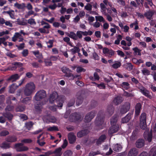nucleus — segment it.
<instances>
[{
	"label": "nucleus",
	"instance_id": "f257e3e1",
	"mask_svg": "<svg viewBox=\"0 0 156 156\" xmlns=\"http://www.w3.org/2000/svg\"><path fill=\"white\" fill-rule=\"evenodd\" d=\"M36 88L33 82L27 83L25 86L24 90V94L27 96H29L34 92Z\"/></svg>",
	"mask_w": 156,
	"mask_h": 156
},
{
	"label": "nucleus",
	"instance_id": "f03ea898",
	"mask_svg": "<svg viewBox=\"0 0 156 156\" xmlns=\"http://www.w3.org/2000/svg\"><path fill=\"white\" fill-rule=\"evenodd\" d=\"M104 116L102 111H100L98 113L97 116L95 121L96 126H101L104 122Z\"/></svg>",
	"mask_w": 156,
	"mask_h": 156
},
{
	"label": "nucleus",
	"instance_id": "7ed1b4c3",
	"mask_svg": "<svg viewBox=\"0 0 156 156\" xmlns=\"http://www.w3.org/2000/svg\"><path fill=\"white\" fill-rule=\"evenodd\" d=\"M46 97V92L44 90L38 91L35 94L34 98L36 101H39Z\"/></svg>",
	"mask_w": 156,
	"mask_h": 156
},
{
	"label": "nucleus",
	"instance_id": "20e7f679",
	"mask_svg": "<svg viewBox=\"0 0 156 156\" xmlns=\"http://www.w3.org/2000/svg\"><path fill=\"white\" fill-rule=\"evenodd\" d=\"M140 127L143 129H145L147 126L146 114L145 113H142L140 116Z\"/></svg>",
	"mask_w": 156,
	"mask_h": 156
},
{
	"label": "nucleus",
	"instance_id": "39448f33",
	"mask_svg": "<svg viewBox=\"0 0 156 156\" xmlns=\"http://www.w3.org/2000/svg\"><path fill=\"white\" fill-rule=\"evenodd\" d=\"M81 115L79 113L74 112L71 114L69 117V120L71 122H76L81 120Z\"/></svg>",
	"mask_w": 156,
	"mask_h": 156
},
{
	"label": "nucleus",
	"instance_id": "423d86ee",
	"mask_svg": "<svg viewBox=\"0 0 156 156\" xmlns=\"http://www.w3.org/2000/svg\"><path fill=\"white\" fill-rule=\"evenodd\" d=\"M41 25H46V26H44L43 28H40L38 29L39 31L42 33L48 34L49 33L48 30H47L46 29H48L50 28V25L44 21H42L41 22Z\"/></svg>",
	"mask_w": 156,
	"mask_h": 156
},
{
	"label": "nucleus",
	"instance_id": "0eeeda50",
	"mask_svg": "<svg viewBox=\"0 0 156 156\" xmlns=\"http://www.w3.org/2000/svg\"><path fill=\"white\" fill-rule=\"evenodd\" d=\"M14 148L17 152H22L28 150V148L23 146L22 143H18L15 144Z\"/></svg>",
	"mask_w": 156,
	"mask_h": 156
},
{
	"label": "nucleus",
	"instance_id": "6e6552de",
	"mask_svg": "<svg viewBox=\"0 0 156 156\" xmlns=\"http://www.w3.org/2000/svg\"><path fill=\"white\" fill-rule=\"evenodd\" d=\"M43 119L44 122L47 123H49L50 122L54 123L56 121L55 118L49 114L44 115L43 117Z\"/></svg>",
	"mask_w": 156,
	"mask_h": 156
},
{
	"label": "nucleus",
	"instance_id": "1a4fd4ad",
	"mask_svg": "<svg viewBox=\"0 0 156 156\" xmlns=\"http://www.w3.org/2000/svg\"><path fill=\"white\" fill-rule=\"evenodd\" d=\"M97 112L95 111H92L88 113L85 116L84 120L86 122H90L95 116Z\"/></svg>",
	"mask_w": 156,
	"mask_h": 156
},
{
	"label": "nucleus",
	"instance_id": "9d476101",
	"mask_svg": "<svg viewBox=\"0 0 156 156\" xmlns=\"http://www.w3.org/2000/svg\"><path fill=\"white\" fill-rule=\"evenodd\" d=\"M12 108H5V111L6 112H3L2 114L3 116L5 118H7L9 121H11L13 118V115L10 112H7L8 111L11 110Z\"/></svg>",
	"mask_w": 156,
	"mask_h": 156
},
{
	"label": "nucleus",
	"instance_id": "9b49d317",
	"mask_svg": "<svg viewBox=\"0 0 156 156\" xmlns=\"http://www.w3.org/2000/svg\"><path fill=\"white\" fill-rule=\"evenodd\" d=\"M24 79H23L20 81V83L18 85L16 84V83H13L12 84L9 88V92L10 93H14L16 89L19 86H20L24 82Z\"/></svg>",
	"mask_w": 156,
	"mask_h": 156
},
{
	"label": "nucleus",
	"instance_id": "f8f14e48",
	"mask_svg": "<svg viewBox=\"0 0 156 156\" xmlns=\"http://www.w3.org/2000/svg\"><path fill=\"white\" fill-rule=\"evenodd\" d=\"M23 34V35H25L27 34L24 32V30H21L20 31V32H16L15 33L13 36L12 38V40L14 42L16 41L18 39H19L22 36L21 34Z\"/></svg>",
	"mask_w": 156,
	"mask_h": 156
},
{
	"label": "nucleus",
	"instance_id": "ddd939ff",
	"mask_svg": "<svg viewBox=\"0 0 156 156\" xmlns=\"http://www.w3.org/2000/svg\"><path fill=\"white\" fill-rule=\"evenodd\" d=\"M58 98V93L55 91L53 92L50 95L49 101L50 103L53 104L56 101Z\"/></svg>",
	"mask_w": 156,
	"mask_h": 156
},
{
	"label": "nucleus",
	"instance_id": "4468645a",
	"mask_svg": "<svg viewBox=\"0 0 156 156\" xmlns=\"http://www.w3.org/2000/svg\"><path fill=\"white\" fill-rule=\"evenodd\" d=\"M119 126L118 125H112L108 130V133L110 135H112L113 134L117 132L119 130Z\"/></svg>",
	"mask_w": 156,
	"mask_h": 156
},
{
	"label": "nucleus",
	"instance_id": "2eb2a0df",
	"mask_svg": "<svg viewBox=\"0 0 156 156\" xmlns=\"http://www.w3.org/2000/svg\"><path fill=\"white\" fill-rule=\"evenodd\" d=\"M103 52L104 54L109 58L111 57L114 54V52L113 50L111 49L109 50L107 48H103Z\"/></svg>",
	"mask_w": 156,
	"mask_h": 156
},
{
	"label": "nucleus",
	"instance_id": "dca6fc26",
	"mask_svg": "<svg viewBox=\"0 0 156 156\" xmlns=\"http://www.w3.org/2000/svg\"><path fill=\"white\" fill-rule=\"evenodd\" d=\"M87 129H84L80 131L77 133V136L78 138H81L86 136L89 133Z\"/></svg>",
	"mask_w": 156,
	"mask_h": 156
},
{
	"label": "nucleus",
	"instance_id": "f3484780",
	"mask_svg": "<svg viewBox=\"0 0 156 156\" xmlns=\"http://www.w3.org/2000/svg\"><path fill=\"white\" fill-rule=\"evenodd\" d=\"M5 140L8 142L13 143L16 141L17 138L15 135H9L5 138Z\"/></svg>",
	"mask_w": 156,
	"mask_h": 156
},
{
	"label": "nucleus",
	"instance_id": "a211bd4d",
	"mask_svg": "<svg viewBox=\"0 0 156 156\" xmlns=\"http://www.w3.org/2000/svg\"><path fill=\"white\" fill-rule=\"evenodd\" d=\"M68 138L69 143L70 144L74 143L76 140V136L73 132L69 133L68 134Z\"/></svg>",
	"mask_w": 156,
	"mask_h": 156
},
{
	"label": "nucleus",
	"instance_id": "6ab92c4d",
	"mask_svg": "<svg viewBox=\"0 0 156 156\" xmlns=\"http://www.w3.org/2000/svg\"><path fill=\"white\" fill-rule=\"evenodd\" d=\"M106 138V136L104 134L101 135L98 139H97L96 141V145L99 146L104 142Z\"/></svg>",
	"mask_w": 156,
	"mask_h": 156
},
{
	"label": "nucleus",
	"instance_id": "aec40b11",
	"mask_svg": "<svg viewBox=\"0 0 156 156\" xmlns=\"http://www.w3.org/2000/svg\"><path fill=\"white\" fill-rule=\"evenodd\" d=\"M155 11L154 10H149V11L145 12L144 14V16L148 19H152V16L155 13Z\"/></svg>",
	"mask_w": 156,
	"mask_h": 156
},
{
	"label": "nucleus",
	"instance_id": "412c9836",
	"mask_svg": "<svg viewBox=\"0 0 156 156\" xmlns=\"http://www.w3.org/2000/svg\"><path fill=\"white\" fill-rule=\"evenodd\" d=\"M138 154V150L135 148H133L130 150L128 152V156H136Z\"/></svg>",
	"mask_w": 156,
	"mask_h": 156
},
{
	"label": "nucleus",
	"instance_id": "4be33fe9",
	"mask_svg": "<svg viewBox=\"0 0 156 156\" xmlns=\"http://www.w3.org/2000/svg\"><path fill=\"white\" fill-rule=\"evenodd\" d=\"M122 147L120 144H113L112 146L113 150L116 152H119L121 151Z\"/></svg>",
	"mask_w": 156,
	"mask_h": 156
},
{
	"label": "nucleus",
	"instance_id": "5701e85b",
	"mask_svg": "<svg viewBox=\"0 0 156 156\" xmlns=\"http://www.w3.org/2000/svg\"><path fill=\"white\" fill-rule=\"evenodd\" d=\"M144 140H138L136 142V146L138 148H141L144 146Z\"/></svg>",
	"mask_w": 156,
	"mask_h": 156
},
{
	"label": "nucleus",
	"instance_id": "b1692460",
	"mask_svg": "<svg viewBox=\"0 0 156 156\" xmlns=\"http://www.w3.org/2000/svg\"><path fill=\"white\" fill-rule=\"evenodd\" d=\"M20 76L17 74H16L12 75L8 79V80H11L12 82L16 81L18 80Z\"/></svg>",
	"mask_w": 156,
	"mask_h": 156
},
{
	"label": "nucleus",
	"instance_id": "393cba45",
	"mask_svg": "<svg viewBox=\"0 0 156 156\" xmlns=\"http://www.w3.org/2000/svg\"><path fill=\"white\" fill-rule=\"evenodd\" d=\"M123 101L122 97L118 96L115 98L114 100L113 103L115 105H117L120 104Z\"/></svg>",
	"mask_w": 156,
	"mask_h": 156
},
{
	"label": "nucleus",
	"instance_id": "a878e982",
	"mask_svg": "<svg viewBox=\"0 0 156 156\" xmlns=\"http://www.w3.org/2000/svg\"><path fill=\"white\" fill-rule=\"evenodd\" d=\"M118 115H115L111 119V125H115L117 121Z\"/></svg>",
	"mask_w": 156,
	"mask_h": 156
},
{
	"label": "nucleus",
	"instance_id": "bb28decb",
	"mask_svg": "<svg viewBox=\"0 0 156 156\" xmlns=\"http://www.w3.org/2000/svg\"><path fill=\"white\" fill-rule=\"evenodd\" d=\"M131 114L129 113L125 117L122 118L121 120L122 122L126 123L128 122L131 118Z\"/></svg>",
	"mask_w": 156,
	"mask_h": 156
},
{
	"label": "nucleus",
	"instance_id": "cd10ccee",
	"mask_svg": "<svg viewBox=\"0 0 156 156\" xmlns=\"http://www.w3.org/2000/svg\"><path fill=\"white\" fill-rule=\"evenodd\" d=\"M83 97L82 95H77V99L76 101L77 105L79 106L83 102Z\"/></svg>",
	"mask_w": 156,
	"mask_h": 156
},
{
	"label": "nucleus",
	"instance_id": "c85d7f7f",
	"mask_svg": "<svg viewBox=\"0 0 156 156\" xmlns=\"http://www.w3.org/2000/svg\"><path fill=\"white\" fill-rule=\"evenodd\" d=\"M14 6L19 9H23L25 7V4L24 3L21 4H19L16 2L14 5Z\"/></svg>",
	"mask_w": 156,
	"mask_h": 156
},
{
	"label": "nucleus",
	"instance_id": "c756f323",
	"mask_svg": "<svg viewBox=\"0 0 156 156\" xmlns=\"http://www.w3.org/2000/svg\"><path fill=\"white\" fill-rule=\"evenodd\" d=\"M121 65V63L120 62L115 61L114 63L111 65V66L114 69H116L119 67Z\"/></svg>",
	"mask_w": 156,
	"mask_h": 156
},
{
	"label": "nucleus",
	"instance_id": "7c9ffc66",
	"mask_svg": "<svg viewBox=\"0 0 156 156\" xmlns=\"http://www.w3.org/2000/svg\"><path fill=\"white\" fill-rule=\"evenodd\" d=\"M141 93L146 97L149 98L150 99L151 98L152 96L150 94L149 92L146 89Z\"/></svg>",
	"mask_w": 156,
	"mask_h": 156
},
{
	"label": "nucleus",
	"instance_id": "2f4dec72",
	"mask_svg": "<svg viewBox=\"0 0 156 156\" xmlns=\"http://www.w3.org/2000/svg\"><path fill=\"white\" fill-rule=\"evenodd\" d=\"M26 128L28 130H30L34 125V123L31 121L26 122L25 124Z\"/></svg>",
	"mask_w": 156,
	"mask_h": 156
},
{
	"label": "nucleus",
	"instance_id": "473e14b6",
	"mask_svg": "<svg viewBox=\"0 0 156 156\" xmlns=\"http://www.w3.org/2000/svg\"><path fill=\"white\" fill-rule=\"evenodd\" d=\"M67 35L71 38L74 40H77V37L76 34L73 32H70Z\"/></svg>",
	"mask_w": 156,
	"mask_h": 156
},
{
	"label": "nucleus",
	"instance_id": "72a5a7b5",
	"mask_svg": "<svg viewBox=\"0 0 156 156\" xmlns=\"http://www.w3.org/2000/svg\"><path fill=\"white\" fill-rule=\"evenodd\" d=\"M71 72L72 71L70 69L69 71H68V72L65 74V76L69 78L70 80H73V75Z\"/></svg>",
	"mask_w": 156,
	"mask_h": 156
},
{
	"label": "nucleus",
	"instance_id": "f704fd0d",
	"mask_svg": "<svg viewBox=\"0 0 156 156\" xmlns=\"http://www.w3.org/2000/svg\"><path fill=\"white\" fill-rule=\"evenodd\" d=\"M121 86L122 88L125 90H127L129 88V84L127 82H123L120 85Z\"/></svg>",
	"mask_w": 156,
	"mask_h": 156
},
{
	"label": "nucleus",
	"instance_id": "c9c22d12",
	"mask_svg": "<svg viewBox=\"0 0 156 156\" xmlns=\"http://www.w3.org/2000/svg\"><path fill=\"white\" fill-rule=\"evenodd\" d=\"M17 22L18 24L21 25H26L27 24V20H23L21 21L18 19H17Z\"/></svg>",
	"mask_w": 156,
	"mask_h": 156
},
{
	"label": "nucleus",
	"instance_id": "e433bc0d",
	"mask_svg": "<svg viewBox=\"0 0 156 156\" xmlns=\"http://www.w3.org/2000/svg\"><path fill=\"white\" fill-rule=\"evenodd\" d=\"M149 156H156V149L152 148L149 153Z\"/></svg>",
	"mask_w": 156,
	"mask_h": 156
},
{
	"label": "nucleus",
	"instance_id": "4c0bfd02",
	"mask_svg": "<svg viewBox=\"0 0 156 156\" xmlns=\"http://www.w3.org/2000/svg\"><path fill=\"white\" fill-rule=\"evenodd\" d=\"M1 147L3 148L7 149L10 148V144L6 142H4L2 143Z\"/></svg>",
	"mask_w": 156,
	"mask_h": 156
},
{
	"label": "nucleus",
	"instance_id": "58836bf2",
	"mask_svg": "<svg viewBox=\"0 0 156 156\" xmlns=\"http://www.w3.org/2000/svg\"><path fill=\"white\" fill-rule=\"evenodd\" d=\"M62 148L61 147H59L58 148H56L54 151L53 153L55 154H56L60 155V156L62 155V152H61Z\"/></svg>",
	"mask_w": 156,
	"mask_h": 156
},
{
	"label": "nucleus",
	"instance_id": "ea45409f",
	"mask_svg": "<svg viewBox=\"0 0 156 156\" xmlns=\"http://www.w3.org/2000/svg\"><path fill=\"white\" fill-rule=\"evenodd\" d=\"M142 73L144 75H149L150 74V71L146 68H144L141 70Z\"/></svg>",
	"mask_w": 156,
	"mask_h": 156
},
{
	"label": "nucleus",
	"instance_id": "a19ab883",
	"mask_svg": "<svg viewBox=\"0 0 156 156\" xmlns=\"http://www.w3.org/2000/svg\"><path fill=\"white\" fill-rule=\"evenodd\" d=\"M70 51L71 52L72 54L73 55H74L76 53L79 52L80 51V49L79 48L74 47L73 48L71 49Z\"/></svg>",
	"mask_w": 156,
	"mask_h": 156
},
{
	"label": "nucleus",
	"instance_id": "79ce46f5",
	"mask_svg": "<svg viewBox=\"0 0 156 156\" xmlns=\"http://www.w3.org/2000/svg\"><path fill=\"white\" fill-rule=\"evenodd\" d=\"M95 17L96 21H98L99 22H102L103 23L105 22V20L102 16H96Z\"/></svg>",
	"mask_w": 156,
	"mask_h": 156
},
{
	"label": "nucleus",
	"instance_id": "37998d69",
	"mask_svg": "<svg viewBox=\"0 0 156 156\" xmlns=\"http://www.w3.org/2000/svg\"><path fill=\"white\" fill-rule=\"evenodd\" d=\"M123 95L124 96L128 97H133L134 96V94L133 93H128V92L126 91H124V93L123 94Z\"/></svg>",
	"mask_w": 156,
	"mask_h": 156
},
{
	"label": "nucleus",
	"instance_id": "c03bdc74",
	"mask_svg": "<svg viewBox=\"0 0 156 156\" xmlns=\"http://www.w3.org/2000/svg\"><path fill=\"white\" fill-rule=\"evenodd\" d=\"M73 153L70 150H68L66 151L63 153L64 156H72Z\"/></svg>",
	"mask_w": 156,
	"mask_h": 156
},
{
	"label": "nucleus",
	"instance_id": "a18cd8bd",
	"mask_svg": "<svg viewBox=\"0 0 156 156\" xmlns=\"http://www.w3.org/2000/svg\"><path fill=\"white\" fill-rule=\"evenodd\" d=\"M27 23L30 25H35L36 24V22L35 21V20L33 18L28 19L27 20Z\"/></svg>",
	"mask_w": 156,
	"mask_h": 156
},
{
	"label": "nucleus",
	"instance_id": "49530a36",
	"mask_svg": "<svg viewBox=\"0 0 156 156\" xmlns=\"http://www.w3.org/2000/svg\"><path fill=\"white\" fill-rule=\"evenodd\" d=\"M133 50L134 51V53L135 54L137 55H140L141 54V50H140L137 47H135L133 48Z\"/></svg>",
	"mask_w": 156,
	"mask_h": 156
},
{
	"label": "nucleus",
	"instance_id": "de8ad7c7",
	"mask_svg": "<svg viewBox=\"0 0 156 156\" xmlns=\"http://www.w3.org/2000/svg\"><path fill=\"white\" fill-rule=\"evenodd\" d=\"M48 130L50 131H58V129L57 127L54 126L48 128Z\"/></svg>",
	"mask_w": 156,
	"mask_h": 156
},
{
	"label": "nucleus",
	"instance_id": "09e8293b",
	"mask_svg": "<svg viewBox=\"0 0 156 156\" xmlns=\"http://www.w3.org/2000/svg\"><path fill=\"white\" fill-rule=\"evenodd\" d=\"M53 40H50L48 42H46V44H48V48H51L53 46Z\"/></svg>",
	"mask_w": 156,
	"mask_h": 156
},
{
	"label": "nucleus",
	"instance_id": "8fccbe9b",
	"mask_svg": "<svg viewBox=\"0 0 156 156\" xmlns=\"http://www.w3.org/2000/svg\"><path fill=\"white\" fill-rule=\"evenodd\" d=\"M76 36L77 37V40L78 38L81 39L82 37L83 32L81 31H78L76 32Z\"/></svg>",
	"mask_w": 156,
	"mask_h": 156
},
{
	"label": "nucleus",
	"instance_id": "3c124183",
	"mask_svg": "<svg viewBox=\"0 0 156 156\" xmlns=\"http://www.w3.org/2000/svg\"><path fill=\"white\" fill-rule=\"evenodd\" d=\"M46 66H50L52 65V63L51 61H49L48 59H44V60Z\"/></svg>",
	"mask_w": 156,
	"mask_h": 156
},
{
	"label": "nucleus",
	"instance_id": "603ef678",
	"mask_svg": "<svg viewBox=\"0 0 156 156\" xmlns=\"http://www.w3.org/2000/svg\"><path fill=\"white\" fill-rule=\"evenodd\" d=\"M92 5L90 3H87L85 6V9L88 11H91L92 10Z\"/></svg>",
	"mask_w": 156,
	"mask_h": 156
},
{
	"label": "nucleus",
	"instance_id": "864d4df0",
	"mask_svg": "<svg viewBox=\"0 0 156 156\" xmlns=\"http://www.w3.org/2000/svg\"><path fill=\"white\" fill-rule=\"evenodd\" d=\"M31 99V97H27L23 99L22 101L24 104H27L29 103Z\"/></svg>",
	"mask_w": 156,
	"mask_h": 156
},
{
	"label": "nucleus",
	"instance_id": "5fc2aeb1",
	"mask_svg": "<svg viewBox=\"0 0 156 156\" xmlns=\"http://www.w3.org/2000/svg\"><path fill=\"white\" fill-rule=\"evenodd\" d=\"M75 102V99L73 98L71 99L69 102L68 104V106L69 107L73 106Z\"/></svg>",
	"mask_w": 156,
	"mask_h": 156
},
{
	"label": "nucleus",
	"instance_id": "6e6d98bb",
	"mask_svg": "<svg viewBox=\"0 0 156 156\" xmlns=\"http://www.w3.org/2000/svg\"><path fill=\"white\" fill-rule=\"evenodd\" d=\"M130 108H121L120 109V113L122 114H124L127 112Z\"/></svg>",
	"mask_w": 156,
	"mask_h": 156
},
{
	"label": "nucleus",
	"instance_id": "4d7b16f0",
	"mask_svg": "<svg viewBox=\"0 0 156 156\" xmlns=\"http://www.w3.org/2000/svg\"><path fill=\"white\" fill-rule=\"evenodd\" d=\"M9 134V132L7 130H3L1 132L0 135L1 136H5Z\"/></svg>",
	"mask_w": 156,
	"mask_h": 156
},
{
	"label": "nucleus",
	"instance_id": "13d9d810",
	"mask_svg": "<svg viewBox=\"0 0 156 156\" xmlns=\"http://www.w3.org/2000/svg\"><path fill=\"white\" fill-rule=\"evenodd\" d=\"M152 138V134L151 132L148 133L147 140L149 142H151Z\"/></svg>",
	"mask_w": 156,
	"mask_h": 156
},
{
	"label": "nucleus",
	"instance_id": "bf43d9fd",
	"mask_svg": "<svg viewBox=\"0 0 156 156\" xmlns=\"http://www.w3.org/2000/svg\"><path fill=\"white\" fill-rule=\"evenodd\" d=\"M22 54L23 57H26L28 55V51L27 49H25L22 52Z\"/></svg>",
	"mask_w": 156,
	"mask_h": 156
},
{
	"label": "nucleus",
	"instance_id": "052dcab7",
	"mask_svg": "<svg viewBox=\"0 0 156 156\" xmlns=\"http://www.w3.org/2000/svg\"><path fill=\"white\" fill-rule=\"evenodd\" d=\"M68 141L67 140L65 139L64 141L63 144L61 146V148L63 149L65 148L68 145Z\"/></svg>",
	"mask_w": 156,
	"mask_h": 156
},
{
	"label": "nucleus",
	"instance_id": "680f3d73",
	"mask_svg": "<svg viewBox=\"0 0 156 156\" xmlns=\"http://www.w3.org/2000/svg\"><path fill=\"white\" fill-rule=\"evenodd\" d=\"M137 88L139 89L140 91L141 92L142 91H143L146 88L143 87L141 85L140 83H139L138 86L137 87Z\"/></svg>",
	"mask_w": 156,
	"mask_h": 156
},
{
	"label": "nucleus",
	"instance_id": "e2e57ef3",
	"mask_svg": "<svg viewBox=\"0 0 156 156\" xmlns=\"http://www.w3.org/2000/svg\"><path fill=\"white\" fill-rule=\"evenodd\" d=\"M57 7V5L55 4H54L53 5H50L48 6V8L52 10H55Z\"/></svg>",
	"mask_w": 156,
	"mask_h": 156
},
{
	"label": "nucleus",
	"instance_id": "0e129e2a",
	"mask_svg": "<svg viewBox=\"0 0 156 156\" xmlns=\"http://www.w3.org/2000/svg\"><path fill=\"white\" fill-rule=\"evenodd\" d=\"M70 69L66 67H63L61 68V70L64 73L66 74L68 71H69Z\"/></svg>",
	"mask_w": 156,
	"mask_h": 156
},
{
	"label": "nucleus",
	"instance_id": "69168bd1",
	"mask_svg": "<svg viewBox=\"0 0 156 156\" xmlns=\"http://www.w3.org/2000/svg\"><path fill=\"white\" fill-rule=\"evenodd\" d=\"M101 24L99 22L96 21L93 24V26L94 27L97 28L99 27Z\"/></svg>",
	"mask_w": 156,
	"mask_h": 156
},
{
	"label": "nucleus",
	"instance_id": "338daca9",
	"mask_svg": "<svg viewBox=\"0 0 156 156\" xmlns=\"http://www.w3.org/2000/svg\"><path fill=\"white\" fill-rule=\"evenodd\" d=\"M85 70L82 67H78L76 69V72L78 73H80L82 72H85Z\"/></svg>",
	"mask_w": 156,
	"mask_h": 156
},
{
	"label": "nucleus",
	"instance_id": "774afa93",
	"mask_svg": "<svg viewBox=\"0 0 156 156\" xmlns=\"http://www.w3.org/2000/svg\"><path fill=\"white\" fill-rule=\"evenodd\" d=\"M135 115L137 116L140 115V108H135Z\"/></svg>",
	"mask_w": 156,
	"mask_h": 156
}]
</instances>
